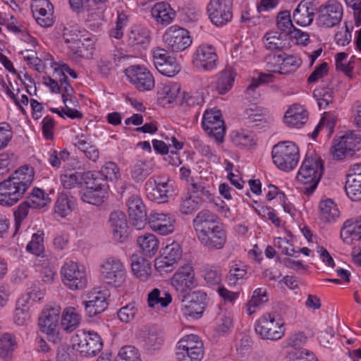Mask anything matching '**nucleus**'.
Masks as SVG:
<instances>
[{
    "mask_svg": "<svg viewBox=\"0 0 361 361\" xmlns=\"http://www.w3.org/2000/svg\"><path fill=\"white\" fill-rule=\"evenodd\" d=\"M192 226L200 243L212 250H221L227 242L224 226L218 221V217L208 210L197 213L192 220Z\"/></svg>",
    "mask_w": 361,
    "mask_h": 361,
    "instance_id": "obj_1",
    "label": "nucleus"
},
{
    "mask_svg": "<svg viewBox=\"0 0 361 361\" xmlns=\"http://www.w3.org/2000/svg\"><path fill=\"white\" fill-rule=\"evenodd\" d=\"M32 167L24 166L0 183V205L12 207L18 202L30 188L34 179Z\"/></svg>",
    "mask_w": 361,
    "mask_h": 361,
    "instance_id": "obj_2",
    "label": "nucleus"
},
{
    "mask_svg": "<svg viewBox=\"0 0 361 361\" xmlns=\"http://www.w3.org/2000/svg\"><path fill=\"white\" fill-rule=\"evenodd\" d=\"M324 171V161L314 153L305 155L295 175V183L301 192L310 196L318 187Z\"/></svg>",
    "mask_w": 361,
    "mask_h": 361,
    "instance_id": "obj_3",
    "label": "nucleus"
},
{
    "mask_svg": "<svg viewBox=\"0 0 361 361\" xmlns=\"http://www.w3.org/2000/svg\"><path fill=\"white\" fill-rule=\"evenodd\" d=\"M44 296L43 290L38 288L27 290L16 299L12 319L20 326H28L32 320V307L35 302H41Z\"/></svg>",
    "mask_w": 361,
    "mask_h": 361,
    "instance_id": "obj_4",
    "label": "nucleus"
},
{
    "mask_svg": "<svg viewBox=\"0 0 361 361\" xmlns=\"http://www.w3.org/2000/svg\"><path fill=\"white\" fill-rule=\"evenodd\" d=\"M271 158L279 170L290 172L297 167L300 160L299 147L292 141L279 142L272 147Z\"/></svg>",
    "mask_w": 361,
    "mask_h": 361,
    "instance_id": "obj_5",
    "label": "nucleus"
},
{
    "mask_svg": "<svg viewBox=\"0 0 361 361\" xmlns=\"http://www.w3.org/2000/svg\"><path fill=\"white\" fill-rule=\"evenodd\" d=\"M60 314V305L48 304L44 307L38 319L39 330L54 343H58L62 340L59 323Z\"/></svg>",
    "mask_w": 361,
    "mask_h": 361,
    "instance_id": "obj_6",
    "label": "nucleus"
},
{
    "mask_svg": "<svg viewBox=\"0 0 361 361\" xmlns=\"http://www.w3.org/2000/svg\"><path fill=\"white\" fill-rule=\"evenodd\" d=\"M99 276L107 285L121 287L126 281L128 274L124 262L116 256L104 259L99 265Z\"/></svg>",
    "mask_w": 361,
    "mask_h": 361,
    "instance_id": "obj_7",
    "label": "nucleus"
},
{
    "mask_svg": "<svg viewBox=\"0 0 361 361\" xmlns=\"http://www.w3.org/2000/svg\"><path fill=\"white\" fill-rule=\"evenodd\" d=\"M85 185L80 191L82 202L99 205L106 198L109 185L98 173L87 172L85 174Z\"/></svg>",
    "mask_w": 361,
    "mask_h": 361,
    "instance_id": "obj_8",
    "label": "nucleus"
},
{
    "mask_svg": "<svg viewBox=\"0 0 361 361\" xmlns=\"http://www.w3.org/2000/svg\"><path fill=\"white\" fill-rule=\"evenodd\" d=\"M73 349L83 357H94L103 347L102 339L94 331L81 329L72 337Z\"/></svg>",
    "mask_w": 361,
    "mask_h": 361,
    "instance_id": "obj_9",
    "label": "nucleus"
},
{
    "mask_svg": "<svg viewBox=\"0 0 361 361\" xmlns=\"http://www.w3.org/2000/svg\"><path fill=\"white\" fill-rule=\"evenodd\" d=\"M255 331L264 339L279 340L285 334L284 322L275 314L265 313L257 320Z\"/></svg>",
    "mask_w": 361,
    "mask_h": 361,
    "instance_id": "obj_10",
    "label": "nucleus"
},
{
    "mask_svg": "<svg viewBox=\"0 0 361 361\" xmlns=\"http://www.w3.org/2000/svg\"><path fill=\"white\" fill-rule=\"evenodd\" d=\"M63 284L71 290H82L87 286L85 267L74 261L66 262L61 269Z\"/></svg>",
    "mask_w": 361,
    "mask_h": 361,
    "instance_id": "obj_11",
    "label": "nucleus"
},
{
    "mask_svg": "<svg viewBox=\"0 0 361 361\" xmlns=\"http://www.w3.org/2000/svg\"><path fill=\"white\" fill-rule=\"evenodd\" d=\"M203 355V343L197 335H185L176 344V357L178 361H201Z\"/></svg>",
    "mask_w": 361,
    "mask_h": 361,
    "instance_id": "obj_12",
    "label": "nucleus"
},
{
    "mask_svg": "<svg viewBox=\"0 0 361 361\" xmlns=\"http://www.w3.org/2000/svg\"><path fill=\"white\" fill-rule=\"evenodd\" d=\"M109 295L105 290L94 288L83 295L82 305L88 318H94L103 313L108 307Z\"/></svg>",
    "mask_w": 361,
    "mask_h": 361,
    "instance_id": "obj_13",
    "label": "nucleus"
},
{
    "mask_svg": "<svg viewBox=\"0 0 361 361\" xmlns=\"http://www.w3.org/2000/svg\"><path fill=\"white\" fill-rule=\"evenodd\" d=\"M162 40L166 48L173 52L185 50L192 42L189 31L178 25H171L166 28Z\"/></svg>",
    "mask_w": 361,
    "mask_h": 361,
    "instance_id": "obj_14",
    "label": "nucleus"
},
{
    "mask_svg": "<svg viewBox=\"0 0 361 361\" xmlns=\"http://www.w3.org/2000/svg\"><path fill=\"white\" fill-rule=\"evenodd\" d=\"M147 223L154 233L167 236L176 231L177 220L170 212L154 211L149 214Z\"/></svg>",
    "mask_w": 361,
    "mask_h": 361,
    "instance_id": "obj_15",
    "label": "nucleus"
},
{
    "mask_svg": "<svg viewBox=\"0 0 361 361\" xmlns=\"http://www.w3.org/2000/svg\"><path fill=\"white\" fill-rule=\"evenodd\" d=\"M170 285L180 293H185L197 286L195 269L190 264L180 266L170 279Z\"/></svg>",
    "mask_w": 361,
    "mask_h": 361,
    "instance_id": "obj_16",
    "label": "nucleus"
},
{
    "mask_svg": "<svg viewBox=\"0 0 361 361\" xmlns=\"http://www.w3.org/2000/svg\"><path fill=\"white\" fill-rule=\"evenodd\" d=\"M124 73L129 82L139 91H151L155 87L153 75L144 66H130L126 68Z\"/></svg>",
    "mask_w": 361,
    "mask_h": 361,
    "instance_id": "obj_17",
    "label": "nucleus"
},
{
    "mask_svg": "<svg viewBox=\"0 0 361 361\" xmlns=\"http://www.w3.org/2000/svg\"><path fill=\"white\" fill-rule=\"evenodd\" d=\"M233 0H209L207 11L212 23L216 27H223L233 18Z\"/></svg>",
    "mask_w": 361,
    "mask_h": 361,
    "instance_id": "obj_18",
    "label": "nucleus"
},
{
    "mask_svg": "<svg viewBox=\"0 0 361 361\" xmlns=\"http://www.w3.org/2000/svg\"><path fill=\"white\" fill-rule=\"evenodd\" d=\"M146 195L149 200L157 203H166L174 192L173 184L168 178L149 179L145 183Z\"/></svg>",
    "mask_w": 361,
    "mask_h": 361,
    "instance_id": "obj_19",
    "label": "nucleus"
},
{
    "mask_svg": "<svg viewBox=\"0 0 361 361\" xmlns=\"http://www.w3.org/2000/svg\"><path fill=\"white\" fill-rule=\"evenodd\" d=\"M343 8L337 0H329L318 9L317 24L322 27H332L342 20Z\"/></svg>",
    "mask_w": 361,
    "mask_h": 361,
    "instance_id": "obj_20",
    "label": "nucleus"
},
{
    "mask_svg": "<svg viewBox=\"0 0 361 361\" xmlns=\"http://www.w3.org/2000/svg\"><path fill=\"white\" fill-rule=\"evenodd\" d=\"M219 57L214 47L202 44L195 51L192 63L200 71H212L216 68Z\"/></svg>",
    "mask_w": 361,
    "mask_h": 361,
    "instance_id": "obj_21",
    "label": "nucleus"
},
{
    "mask_svg": "<svg viewBox=\"0 0 361 361\" xmlns=\"http://www.w3.org/2000/svg\"><path fill=\"white\" fill-rule=\"evenodd\" d=\"M152 61L157 70L166 77H174L181 70L177 59L168 54L164 49L155 48L152 51Z\"/></svg>",
    "mask_w": 361,
    "mask_h": 361,
    "instance_id": "obj_22",
    "label": "nucleus"
},
{
    "mask_svg": "<svg viewBox=\"0 0 361 361\" xmlns=\"http://www.w3.org/2000/svg\"><path fill=\"white\" fill-rule=\"evenodd\" d=\"M207 295L202 291H194L188 299L183 300L180 313L188 320L202 317L206 307Z\"/></svg>",
    "mask_w": 361,
    "mask_h": 361,
    "instance_id": "obj_23",
    "label": "nucleus"
},
{
    "mask_svg": "<svg viewBox=\"0 0 361 361\" xmlns=\"http://www.w3.org/2000/svg\"><path fill=\"white\" fill-rule=\"evenodd\" d=\"M360 144L361 137L353 132H348L334 139L331 154L334 159L341 160L357 150Z\"/></svg>",
    "mask_w": 361,
    "mask_h": 361,
    "instance_id": "obj_24",
    "label": "nucleus"
},
{
    "mask_svg": "<svg viewBox=\"0 0 361 361\" xmlns=\"http://www.w3.org/2000/svg\"><path fill=\"white\" fill-rule=\"evenodd\" d=\"M30 9L33 18L40 27L47 28L54 24V8L49 0H32Z\"/></svg>",
    "mask_w": 361,
    "mask_h": 361,
    "instance_id": "obj_25",
    "label": "nucleus"
},
{
    "mask_svg": "<svg viewBox=\"0 0 361 361\" xmlns=\"http://www.w3.org/2000/svg\"><path fill=\"white\" fill-rule=\"evenodd\" d=\"M204 130L218 142H222L225 135V127L221 119V113L217 109L207 110L202 118Z\"/></svg>",
    "mask_w": 361,
    "mask_h": 361,
    "instance_id": "obj_26",
    "label": "nucleus"
},
{
    "mask_svg": "<svg viewBox=\"0 0 361 361\" xmlns=\"http://www.w3.org/2000/svg\"><path fill=\"white\" fill-rule=\"evenodd\" d=\"M301 64L302 61L298 56L283 53L274 56L267 66L272 72L288 74L296 71Z\"/></svg>",
    "mask_w": 361,
    "mask_h": 361,
    "instance_id": "obj_27",
    "label": "nucleus"
},
{
    "mask_svg": "<svg viewBox=\"0 0 361 361\" xmlns=\"http://www.w3.org/2000/svg\"><path fill=\"white\" fill-rule=\"evenodd\" d=\"M130 268L132 276L140 282L147 283L153 279L152 264L144 256L133 255L130 260Z\"/></svg>",
    "mask_w": 361,
    "mask_h": 361,
    "instance_id": "obj_28",
    "label": "nucleus"
},
{
    "mask_svg": "<svg viewBox=\"0 0 361 361\" xmlns=\"http://www.w3.org/2000/svg\"><path fill=\"white\" fill-rule=\"evenodd\" d=\"M128 212L132 225L137 230L143 229L147 221L145 205L137 196L131 197L127 202Z\"/></svg>",
    "mask_w": 361,
    "mask_h": 361,
    "instance_id": "obj_29",
    "label": "nucleus"
},
{
    "mask_svg": "<svg viewBox=\"0 0 361 361\" xmlns=\"http://www.w3.org/2000/svg\"><path fill=\"white\" fill-rule=\"evenodd\" d=\"M308 117V111L304 106L293 104L285 111L283 122L289 128L299 129L307 122Z\"/></svg>",
    "mask_w": 361,
    "mask_h": 361,
    "instance_id": "obj_30",
    "label": "nucleus"
},
{
    "mask_svg": "<svg viewBox=\"0 0 361 361\" xmlns=\"http://www.w3.org/2000/svg\"><path fill=\"white\" fill-rule=\"evenodd\" d=\"M345 192L352 201L361 200V164L353 165L347 176Z\"/></svg>",
    "mask_w": 361,
    "mask_h": 361,
    "instance_id": "obj_31",
    "label": "nucleus"
},
{
    "mask_svg": "<svg viewBox=\"0 0 361 361\" xmlns=\"http://www.w3.org/2000/svg\"><path fill=\"white\" fill-rule=\"evenodd\" d=\"M82 322V314L78 307H65L60 314V329L65 333L71 334L76 330Z\"/></svg>",
    "mask_w": 361,
    "mask_h": 361,
    "instance_id": "obj_32",
    "label": "nucleus"
},
{
    "mask_svg": "<svg viewBox=\"0 0 361 361\" xmlns=\"http://www.w3.org/2000/svg\"><path fill=\"white\" fill-rule=\"evenodd\" d=\"M109 223L114 239L119 243L126 241L129 233L126 214L122 212H112Z\"/></svg>",
    "mask_w": 361,
    "mask_h": 361,
    "instance_id": "obj_33",
    "label": "nucleus"
},
{
    "mask_svg": "<svg viewBox=\"0 0 361 361\" xmlns=\"http://www.w3.org/2000/svg\"><path fill=\"white\" fill-rule=\"evenodd\" d=\"M180 85L169 82L161 84L157 91V99L162 106L176 104L181 97Z\"/></svg>",
    "mask_w": 361,
    "mask_h": 361,
    "instance_id": "obj_34",
    "label": "nucleus"
},
{
    "mask_svg": "<svg viewBox=\"0 0 361 361\" xmlns=\"http://www.w3.org/2000/svg\"><path fill=\"white\" fill-rule=\"evenodd\" d=\"M340 235L347 245L361 244V217L345 221Z\"/></svg>",
    "mask_w": 361,
    "mask_h": 361,
    "instance_id": "obj_35",
    "label": "nucleus"
},
{
    "mask_svg": "<svg viewBox=\"0 0 361 361\" xmlns=\"http://www.w3.org/2000/svg\"><path fill=\"white\" fill-rule=\"evenodd\" d=\"M150 13L154 21L162 25L171 24L176 16V11L166 1L154 4L151 8Z\"/></svg>",
    "mask_w": 361,
    "mask_h": 361,
    "instance_id": "obj_36",
    "label": "nucleus"
},
{
    "mask_svg": "<svg viewBox=\"0 0 361 361\" xmlns=\"http://www.w3.org/2000/svg\"><path fill=\"white\" fill-rule=\"evenodd\" d=\"M136 245L142 253V256L151 258L157 253L160 241L154 233L147 232L137 237Z\"/></svg>",
    "mask_w": 361,
    "mask_h": 361,
    "instance_id": "obj_37",
    "label": "nucleus"
},
{
    "mask_svg": "<svg viewBox=\"0 0 361 361\" xmlns=\"http://www.w3.org/2000/svg\"><path fill=\"white\" fill-rule=\"evenodd\" d=\"M94 40L90 37H84L82 42L68 50V55L73 60L81 62L93 58L94 52Z\"/></svg>",
    "mask_w": 361,
    "mask_h": 361,
    "instance_id": "obj_38",
    "label": "nucleus"
},
{
    "mask_svg": "<svg viewBox=\"0 0 361 361\" xmlns=\"http://www.w3.org/2000/svg\"><path fill=\"white\" fill-rule=\"evenodd\" d=\"M236 75L235 71L232 68H226L216 75L214 87L219 94L224 95L231 90Z\"/></svg>",
    "mask_w": 361,
    "mask_h": 361,
    "instance_id": "obj_39",
    "label": "nucleus"
},
{
    "mask_svg": "<svg viewBox=\"0 0 361 361\" xmlns=\"http://www.w3.org/2000/svg\"><path fill=\"white\" fill-rule=\"evenodd\" d=\"M172 302V295L168 291L154 288L147 295L148 307L159 310L167 307Z\"/></svg>",
    "mask_w": 361,
    "mask_h": 361,
    "instance_id": "obj_40",
    "label": "nucleus"
},
{
    "mask_svg": "<svg viewBox=\"0 0 361 361\" xmlns=\"http://www.w3.org/2000/svg\"><path fill=\"white\" fill-rule=\"evenodd\" d=\"M286 35L276 30L267 32L263 37V44L267 49L271 51H279L290 47L286 42L284 37Z\"/></svg>",
    "mask_w": 361,
    "mask_h": 361,
    "instance_id": "obj_41",
    "label": "nucleus"
},
{
    "mask_svg": "<svg viewBox=\"0 0 361 361\" xmlns=\"http://www.w3.org/2000/svg\"><path fill=\"white\" fill-rule=\"evenodd\" d=\"M313 10L309 3L301 1L293 11V18L295 23L300 26H307L313 20Z\"/></svg>",
    "mask_w": 361,
    "mask_h": 361,
    "instance_id": "obj_42",
    "label": "nucleus"
},
{
    "mask_svg": "<svg viewBox=\"0 0 361 361\" xmlns=\"http://www.w3.org/2000/svg\"><path fill=\"white\" fill-rule=\"evenodd\" d=\"M74 208L75 202L73 198L67 194L61 193L55 202L54 212L58 216L66 218L72 213Z\"/></svg>",
    "mask_w": 361,
    "mask_h": 361,
    "instance_id": "obj_43",
    "label": "nucleus"
},
{
    "mask_svg": "<svg viewBox=\"0 0 361 361\" xmlns=\"http://www.w3.org/2000/svg\"><path fill=\"white\" fill-rule=\"evenodd\" d=\"M319 216L326 222H334L339 216L337 205L331 199L322 200L319 204Z\"/></svg>",
    "mask_w": 361,
    "mask_h": 361,
    "instance_id": "obj_44",
    "label": "nucleus"
},
{
    "mask_svg": "<svg viewBox=\"0 0 361 361\" xmlns=\"http://www.w3.org/2000/svg\"><path fill=\"white\" fill-rule=\"evenodd\" d=\"M247 278V267L241 262H235L230 268L228 276V285L236 286L241 284Z\"/></svg>",
    "mask_w": 361,
    "mask_h": 361,
    "instance_id": "obj_45",
    "label": "nucleus"
},
{
    "mask_svg": "<svg viewBox=\"0 0 361 361\" xmlns=\"http://www.w3.org/2000/svg\"><path fill=\"white\" fill-rule=\"evenodd\" d=\"M18 347L16 337L8 333L0 336V357L6 360H10L15 350Z\"/></svg>",
    "mask_w": 361,
    "mask_h": 361,
    "instance_id": "obj_46",
    "label": "nucleus"
},
{
    "mask_svg": "<svg viewBox=\"0 0 361 361\" xmlns=\"http://www.w3.org/2000/svg\"><path fill=\"white\" fill-rule=\"evenodd\" d=\"M36 271L42 281L47 284L53 283L56 276L55 267L47 259L39 260L35 265Z\"/></svg>",
    "mask_w": 361,
    "mask_h": 361,
    "instance_id": "obj_47",
    "label": "nucleus"
},
{
    "mask_svg": "<svg viewBox=\"0 0 361 361\" xmlns=\"http://www.w3.org/2000/svg\"><path fill=\"white\" fill-rule=\"evenodd\" d=\"M75 145L91 161H97L99 159V149L87 137L84 135L78 137Z\"/></svg>",
    "mask_w": 361,
    "mask_h": 361,
    "instance_id": "obj_48",
    "label": "nucleus"
},
{
    "mask_svg": "<svg viewBox=\"0 0 361 361\" xmlns=\"http://www.w3.org/2000/svg\"><path fill=\"white\" fill-rule=\"evenodd\" d=\"M268 301L267 290L262 288H256L247 304V312L252 315L256 312L257 308L259 307Z\"/></svg>",
    "mask_w": 361,
    "mask_h": 361,
    "instance_id": "obj_49",
    "label": "nucleus"
},
{
    "mask_svg": "<svg viewBox=\"0 0 361 361\" xmlns=\"http://www.w3.org/2000/svg\"><path fill=\"white\" fill-rule=\"evenodd\" d=\"M27 200L32 207L35 209H42L47 207L51 202L49 195L38 188L32 189Z\"/></svg>",
    "mask_w": 361,
    "mask_h": 361,
    "instance_id": "obj_50",
    "label": "nucleus"
},
{
    "mask_svg": "<svg viewBox=\"0 0 361 361\" xmlns=\"http://www.w3.org/2000/svg\"><path fill=\"white\" fill-rule=\"evenodd\" d=\"M50 64L54 71V77L59 80L62 86L64 80H66V74L74 79L78 78L77 73L66 63L51 62Z\"/></svg>",
    "mask_w": 361,
    "mask_h": 361,
    "instance_id": "obj_51",
    "label": "nucleus"
},
{
    "mask_svg": "<svg viewBox=\"0 0 361 361\" xmlns=\"http://www.w3.org/2000/svg\"><path fill=\"white\" fill-rule=\"evenodd\" d=\"M334 90L331 87H317L313 92V96L320 109L326 108L332 102Z\"/></svg>",
    "mask_w": 361,
    "mask_h": 361,
    "instance_id": "obj_52",
    "label": "nucleus"
},
{
    "mask_svg": "<svg viewBox=\"0 0 361 361\" xmlns=\"http://www.w3.org/2000/svg\"><path fill=\"white\" fill-rule=\"evenodd\" d=\"M286 361H319L314 353L306 348H295L289 351Z\"/></svg>",
    "mask_w": 361,
    "mask_h": 361,
    "instance_id": "obj_53",
    "label": "nucleus"
},
{
    "mask_svg": "<svg viewBox=\"0 0 361 361\" xmlns=\"http://www.w3.org/2000/svg\"><path fill=\"white\" fill-rule=\"evenodd\" d=\"M201 199L197 195H190L183 199L179 205V212L182 215L192 214L200 207Z\"/></svg>",
    "mask_w": 361,
    "mask_h": 361,
    "instance_id": "obj_54",
    "label": "nucleus"
},
{
    "mask_svg": "<svg viewBox=\"0 0 361 361\" xmlns=\"http://www.w3.org/2000/svg\"><path fill=\"white\" fill-rule=\"evenodd\" d=\"M255 206H253V208L257 215L263 219L270 220L276 227L282 226L281 221L272 208L257 202H255Z\"/></svg>",
    "mask_w": 361,
    "mask_h": 361,
    "instance_id": "obj_55",
    "label": "nucleus"
},
{
    "mask_svg": "<svg viewBox=\"0 0 361 361\" xmlns=\"http://www.w3.org/2000/svg\"><path fill=\"white\" fill-rule=\"evenodd\" d=\"M161 254L176 264L182 258L183 251L180 245L173 241L161 249Z\"/></svg>",
    "mask_w": 361,
    "mask_h": 361,
    "instance_id": "obj_56",
    "label": "nucleus"
},
{
    "mask_svg": "<svg viewBox=\"0 0 361 361\" xmlns=\"http://www.w3.org/2000/svg\"><path fill=\"white\" fill-rule=\"evenodd\" d=\"M138 312L137 305L135 302H130L118 310L117 316L121 322L128 324L135 319Z\"/></svg>",
    "mask_w": 361,
    "mask_h": 361,
    "instance_id": "obj_57",
    "label": "nucleus"
},
{
    "mask_svg": "<svg viewBox=\"0 0 361 361\" xmlns=\"http://www.w3.org/2000/svg\"><path fill=\"white\" fill-rule=\"evenodd\" d=\"M26 250L27 252L37 256L43 253L44 250L43 231H37L32 235L30 241L27 245Z\"/></svg>",
    "mask_w": 361,
    "mask_h": 361,
    "instance_id": "obj_58",
    "label": "nucleus"
},
{
    "mask_svg": "<svg viewBox=\"0 0 361 361\" xmlns=\"http://www.w3.org/2000/svg\"><path fill=\"white\" fill-rule=\"evenodd\" d=\"M128 23V15L122 10L117 12V18L116 20V27L111 31V36L116 39H121L124 33V29Z\"/></svg>",
    "mask_w": 361,
    "mask_h": 361,
    "instance_id": "obj_59",
    "label": "nucleus"
},
{
    "mask_svg": "<svg viewBox=\"0 0 361 361\" xmlns=\"http://www.w3.org/2000/svg\"><path fill=\"white\" fill-rule=\"evenodd\" d=\"M101 173L105 180L111 182L118 181L121 177L119 167L113 161L106 162L101 168Z\"/></svg>",
    "mask_w": 361,
    "mask_h": 361,
    "instance_id": "obj_60",
    "label": "nucleus"
},
{
    "mask_svg": "<svg viewBox=\"0 0 361 361\" xmlns=\"http://www.w3.org/2000/svg\"><path fill=\"white\" fill-rule=\"evenodd\" d=\"M347 59L348 54L346 53H338L335 56L336 69L344 73L348 77L353 78V65Z\"/></svg>",
    "mask_w": 361,
    "mask_h": 361,
    "instance_id": "obj_61",
    "label": "nucleus"
},
{
    "mask_svg": "<svg viewBox=\"0 0 361 361\" xmlns=\"http://www.w3.org/2000/svg\"><path fill=\"white\" fill-rule=\"evenodd\" d=\"M84 37L77 29L65 27L63 33V39L67 44L68 50L72 47H75L76 44H79L80 42L83 41Z\"/></svg>",
    "mask_w": 361,
    "mask_h": 361,
    "instance_id": "obj_62",
    "label": "nucleus"
},
{
    "mask_svg": "<svg viewBox=\"0 0 361 361\" xmlns=\"http://www.w3.org/2000/svg\"><path fill=\"white\" fill-rule=\"evenodd\" d=\"M116 361H141V359L137 349L126 345L119 350Z\"/></svg>",
    "mask_w": 361,
    "mask_h": 361,
    "instance_id": "obj_63",
    "label": "nucleus"
},
{
    "mask_svg": "<svg viewBox=\"0 0 361 361\" xmlns=\"http://www.w3.org/2000/svg\"><path fill=\"white\" fill-rule=\"evenodd\" d=\"M151 172L152 169L150 167L149 163L147 161H137L133 166L132 171V177L137 181L142 180Z\"/></svg>",
    "mask_w": 361,
    "mask_h": 361,
    "instance_id": "obj_64",
    "label": "nucleus"
}]
</instances>
